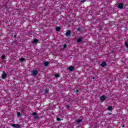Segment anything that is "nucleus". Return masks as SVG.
I'll list each match as a JSON object with an SVG mask.
<instances>
[{
  "instance_id": "obj_16",
  "label": "nucleus",
  "mask_w": 128,
  "mask_h": 128,
  "mask_svg": "<svg viewBox=\"0 0 128 128\" xmlns=\"http://www.w3.org/2000/svg\"><path fill=\"white\" fill-rule=\"evenodd\" d=\"M17 116H18L20 117V116H22V114H20V112H17Z\"/></svg>"
},
{
  "instance_id": "obj_7",
  "label": "nucleus",
  "mask_w": 128,
  "mask_h": 128,
  "mask_svg": "<svg viewBox=\"0 0 128 128\" xmlns=\"http://www.w3.org/2000/svg\"><path fill=\"white\" fill-rule=\"evenodd\" d=\"M101 66H102V68H104V66H106V62H102L101 64Z\"/></svg>"
},
{
  "instance_id": "obj_18",
  "label": "nucleus",
  "mask_w": 128,
  "mask_h": 128,
  "mask_svg": "<svg viewBox=\"0 0 128 128\" xmlns=\"http://www.w3.org/2000/svg\"><path fill=\"white\" fill-rule=\"evenodd\" d=\"M24 60H26V59L24 58H21L20 59L21 62H24Z\"/></svg>"
},
{
  "instance_id": "obj_25",
  "label": "nucleus",
  "mask_w": 128,
  "mask_h": 128,
  "mask_svg": "<svg viewBox=\"0 0 128 128\" xmlns=\"http://www.w3.org/2000/svg\"><path fill=\"white\" fill-rule=\"evenodd\" d=\"M77 30H78V32H80V28H78V29Z\"/></svg>"
},
{
  "instance_id": "obj_26",
  "label": "nucleus",
  "mask_w": 128,
  "mask_h": 128,
  "mask_svg": "<svg viewBox=\"0 0 128 128\" xmlns=\"http://www.w3.org/2000/svg\"><path fill=\"white\" fill-rule=\"evenodd\" d=\"M66 48V44L64 45V48Z\"/></svg>"
},
{
  "instance_id": "obj_6",
  "label": "nucleus",
  "mask_w": 128,
  "mask_h": 128,
  "mask_svg": "<svg viewBox=\"0 0 128 128\" xmlns=\"http://www.w3.org/2000/svg\"><path fill=\"white\" fill-rule=\"evenodd\" d=\"M106 98V96L104 95H103L100 97L101 100H104Z\"/></svg>"
},
{
  "instance_id": "obj_15",
  "label": "nucleus",
  "mask_w": 128,
  "mask_h": 128,
  "mask_svg": "<svg viewBox=\"0 0 128 128\" xmlns=\"http://www.w3.org/2000/svg\"><path fill=\"white\" fill-rule=\"evenodd\" d=\"M60 27H56V32H60Z\"/></svg>"
},
{
  "instance_id": "obj_29",
  "label": "nucleus",
  "mask_w": 128,
  "mask_h": 128,
  "mask_svg": "<svg viewBox=\"0 0 128 128\" xmlns=\"http://www.w3.org/2000/svg\"><path fill=\"white\" fill-rule=\"evenodd\" d=\"M14 38H16V35H14Z\"/></svg>"
},
{
  "instance_id": "obj_28",
  "label": "nucleus",
  "mask_w": 128,
  "mask_h": 128,
  "mask_svg": "<svg viewBox=\"0 0 128 128\" xmlns=\"http://www.w3.org/2000/svg\"><path fill=\"white\" fill-rule=\"evenodd\" d=\"M108 116H110V113L108 112Z\"/></svg>"
},
{
  "instance_id": "obj_9",
  "label": "nucleus",
  "mask_w": 128,
  "mask_h": 128,
  "mask_svg": "<svg viewBox=\"0 0 128 128\" xmlns=\"http://www.w3.org/2000/svg\"><path fill=\"white\" fill-rule=\"evenodd\" d=\"M66 36H70V30L67 31L66 32Z\"/></svg>"
},
{
  "instance_id": "obj_23",
  "label": "nucleus",
  "mask_w": 128,
  "mask_h": 128,
  "mask_svg": "<svg viewBox=\"0 0 128 128\" xmlns=\"http://www.w3.org/2000/svg\"><path fill=\"white\" fill-rule=\"evenodd\" d=\"M57 120H58V122H60V120H61L60 118H57Z\"/></svg>"
},
{
  "instance_id": "obj_12",
  "label": "nucleus",
  "mask_w": 128,
  "mask_h": 128,
  "mask_svg": "<svg viewBox=\"0 0 128 128\" xmlns=\"http://www.w3.org/2000/svg\"><path fill=\"white\" fill-rule=\"evenodd\" d=\"M82 38H80L77 40V42H82Z\"/></svg>"
},
{
  "instance_id": "obj_11",
  "label": "nucleus",
  "mask_w": 128,
  "mask_h": 128,
  "mask_svg": "<svg viewBox=\"0 0 128 128\" xmlns=\"http://www.w3.org/2000/svg\"><path fill=\"white\" fill-rule=\"evenodd\" d=\"M48 64H50V62H44V66H48Z\"/></svg>"
},
{
  "instance_id": "obj_27",
  "label": "nucleus",
  "mask_w": 128,
  "mask_h": 128,
  "mask_svg": "<svg viewBox=\"0 0 128 128\" xmlns=\"http://www.w3.org/2000/svg\"><path fill=\"white\" fill-rule=\"evenodd\" d=\"M76 92H80V91H79L78 90H76Z\"/></svg>"
},
{
  "instance_id": "obj_3",
  "label": "nucleus",
  "mask_w": 128,
  "mask_h": 128,
  "mask_svg": "<svg viewBox=\"0 0 128 128\" xmlns=\"http://www.w3.org/2000/svg\"><path fill=\"white\" fill-rule=\"evenodd\" d=\"M12 126H13V128H20V124H12Z\"/></svg>"
},
{
  "instance_id": "obj_30",
  "label": "nucleus",
  "mask_w": 128,
  "mask_h": 128,
  "mask_svg": "<svg viewBox=\"0 0 128 128\" xmlns=\"http://www.w3.org/2000/svg\"><path fill=\"white\" fill-rule=\"evenodd\" d=\"M94 78H96L94 77H93V78H92V79H93V80H94Z\"/></svg>"
},
{
  "instance_id": "obj_2",
  "label": "nucleus",
  "mask_w": 128,
  "mask_h": 128,
  "mask_svg": "<svg viewBox=\"0 0 128 128\" xmlns=\"http://www.w3.org/2000/svg\"><path fill=\"white\" fill-rule=\"evenodd\" d=\"M36 114H38V113L34 112L32 114V116H34V118H35V120H40V117L38 116H36Z\"/></svg>"
},
{
  "instance_id": "obj_8",
  "label": "nucleus",
  "mask_w": 128,
  "mask_h": 128,
  "mask_svg": "<svg viewBox=\"0 0 128 128\" xmlns=\"http://www.w3.org/2000/svg\"><path fill=\"white\" fill-rule=\"evenodd\" d=\"M32 74L33 76H36L38 74V70H34L32 71Z\"/></svg>"
},
{
  "instance_id": "obj_10",
  "label": "nucleus",
  "mask_w": 128,
  "mask_h": 128,
  "mask_svg": "<svg viewBox=\"0 0 128 128\" xmlns=\"http://www.w3.org/2000/svg\"><path fill=\"white\" fill-rule=\"evenodd\" d=\"M32 42V44H36L38 42V39H34Z\"/></svg>"
},
{
  "instance_id": "obj_22",
  "label": "nucleus",
  "mask_w": 128,
  "mask_h": 128,
  "mask_svg": "<svg viewBox=\"0 0 128 128\" xmlns=\"http://www.w3.org/2000/svg\"><path fill=\"white\" fill-rule=\"evenodd\" d=\"M2 60H4V58H6V56L4 55L2 56Z\"/></svg>"
},
{
  "instance_id": "obj_20",
  "label": "nucleus",
  "mask_w": 128,
  "mask_h": 128,
  "mask_svg": "<svg viewBox=\"0 0 128 128\" xmlns=\"http://www.w3.org/2000/svg\"><path fill=\"white\" fill-rule=\"evenodd\" d=\"M66 106L68 110V108H70V106L68 105H66Z\"/></svg>"
},
{
  "instance_id": "obj_4",
  "label": "nucleus",
  "mask_w": 128,
  "mask_h": 128,
  "mask_svg": "<svg viewBox=\"0 0 128 128\" xmlns=\"http://www.w3.org/2000/svg\"><path fill=\"white\" fill-rule=\"evenodd\" d=\"M6 76H7L6 73L4 71L2 76V78H4V79L6 78Z\"/></svg>"
},
{
  "instance_id": "obj_17",
  "label": "nucleus",
  "mask_w": 128,
  "mask_h": 128,
  "mask_svg": "<svg viewBox=\"0 0 128 128\" xmlns=\"http://www.w3.org/2000/svg\"><path fill=\"white\" fill-rule=\"evenodd\" d=\"M55 78H60V75L58 74H56Z\"/></svg>"
},
{
  "instance_id": "obj_1",
  "label": "nucleus",
  "mask_w": 128,
  "mask_h": 128,
  "mask_svg": "<svg viewBox=\"0 0 128 128\" xmlns=\"http://www.w3.org/2000/svg\"><path fill=\"white\" fill-rule=\"evenodd\" d=\"M118 8L120 10H122V8H124V3H119L118 5Z\"/></svg>"
},
{
  "instance_id": "obj_24",
  "label": "nucleus",
  "mask_w": 128,
  "mask_h": 128,
  "mask_svg": "<svg viewBox=\"0 0 128 128\" xmlns=\"http://www.w3.org/2000/svg\"><path fill=\"white\" fill-rule=\"evenodd\" d=\"M84 2H86V0H81V2H82V4H84Z\"/></svg>"
},
{
  "instance_id": "obj_5",
  "label": "nucleus",
  "mask_w": 128,
  "mask_h": 128,
  "mask_svg": "<svg viewBox=\"0 0 128 128\" xmlns=\"http://www.w3.org/2000/svg\"><path fill=\"white\" fill-rule=\"evenodd\" d=\"M68 70H69L70 72H72L74 70V66H71L68 68Z\"/></svg>"
},
{
  "instance_id": "obj_13",
  "label": "nucleus",
  "mask_w": 128,
  "mask_h": 128,
  "mask_svg": "<svg viewBox=\"0 0 128 128\" xmlns=\"http://www.w3.org/2000/svg\"><path fill=\"white\" fill-rule=\"evenodd\" d=\"M82 122V119H78L76 122H77V124H80V122Z\"/></svg>"
},
{
  "instance_id": "obj_19",
  "label": "nucleus",
  "mask_w": 128,
  "mask_h": 128,
  "mask_svg": "<svg viewBox=\"0 0 128 128\" xmlns=\"http://www.w3.org/2000/svg\"><path fill=\"white\" fill-rule=\"evenodd\" d=\"M48 90L46 89L44 90V94H48Z\"/></svg>"
},
{
  "instance_id": "obj_21",
  "label": "nucleus",
  "mask_w": 128,
  "mask_h": 128,
  "mask_svg": "<svg viewBox=\"0 0 128 128\" xmlns=\"http://www.w3.org/2000/svg\"><path fill=\"white\" fill-rule=\"evenodd\" d=\"M125 46H126V48H128V42H125Z\"/></svg>"
},
{
  "instance_id": "obj_14",
  "label": "nucleus",
  "mask_w": 128,
  "mask_h": 128,
  "mask_svg": "<svg viewBox=\"0 0 128 128\" xmlns=\"http://www.w3.org/2000/svg\"><path fill=\"white\" fill-rule=\"evenodd\" d=\"M112 110V106H109L108 108V110Z\"/></svg>"
}]
</instances>
